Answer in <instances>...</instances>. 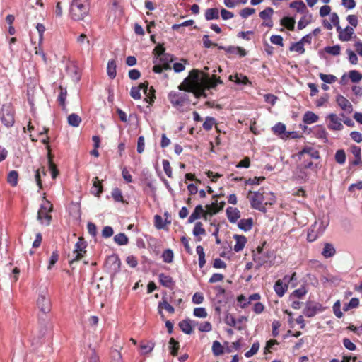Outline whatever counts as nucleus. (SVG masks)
I'll return each mask as SVG.
<instances>
[{
    "label": "nucleus",
    "mask_w": 362,
    "mask_h": 362,
    "mask_svg": "<svg viewBox=\"0 0 362 362\" xmlns=\"http://www.w3.org/2000/svg\"><path fill=\"white\" fill-rule=\"evenodd\" d=\"M222 83L223 81L220 77H216L214 74L210 78L208 74L193 69L178 88L180 90L192 93L197 98L200 97L206 98L207 97L206 90L214 88L218 84Z\"/></svg>",
    "instance_id": "f257e3e1"
},
{
    "label": "nucleus",
    "mask_w": 362,
    "mask_h": 362,
    "mask_svg": "<svg viewBox=\"0 0 362 362\" xmlns=\"http://www.w3.org/2000/svg\"><path fill=\"white\" fill-rule=\"evenodd\" d=\"M37 306L44 317L39 316V322L42 327L38 331V333H34L33 335L31 344L34 346H37L42 344L44 337L50 328V318L47 314L51 311L52 303L46 288L41 291L39 293L37 299Z\"/></svg>",
    "instance_id": "f03ea898"
},
{
    "label": "nucleus",
    "mask_w": 362,
    "mask_h": 362,
    "mask_svg": "<svg viewBox=\"0 0 362 362\" xmlns=\"http://www.w3.org/2000/svg\"><path fill=\"white\" fill-rule=\"evenodd\" d=\"M329 223V218L327 215H323L322 218L316 221L308 229L307 240L313 242L321 236Z\"/></svg>",
    "instance_id": "7ed1b4c3"
},
{
    "label": "nucleus",
    "mask_w": 362,
    "mask_h": 362,
    "mask_svg": "<svg viewBox=\"0 0 362 362\" xmlns=\"http://www.w3.org/2000/svg\"><path fill=\"white\" fill-rule=\"evenodd\" d=\"M88 13L87 0H73L70 8V14L74 21H81Z\"/></svg>",
    "instance_id": "20e7f679"
},
{
    "label": "nucleus",
    "mask_w": 362,
    "mask_h": 362,
    "mask_svg": "<svg viewBox=\"0 0 362 362\" xmlns=\"http://www.w3.org/2000/svg\"><path fill=\"white\" fill-rule=\"evenodd\" d=\"M216 205H205L206 209H203L202 205H197L193 213L190 215L188 219L189 223H193L197 219L204 218L207 220L209 217L212 216L217 212V210L213 209V206Z\"/></svg>",
    "instance_id": "39448f33"
},
{
    "label": "nucleus",
    "mask_w": 362,
    "mask_h": 362,
    "mask_svg": "<svg viewBox=\"0 0 362 362\" xmlns=\"http://www.w3.org/2000/svg\"><path fill=\"white\" fill-rule=\"evenodd\" d=\"M173 61V57L169 54H166L160 57H156L153 60L154 64L153 71L156 74H160L164 70H170L171 66L170 64Z\"/></svg>",
    "instance_id": "423d86ee"
},
{
    "label": "nucleus",
    "mask_w": 362,
    "mask_h": 362,
    "mask_svg": "<svg viewBox=\"0 0 362 362\" xmlns=\"http://www.w3.org/2000/svg\"><path fill=\"white\" fill-rule=\"evenodd\" d=\"M86 243L83 238L80 237L78 242L75 244V249L69 255V263L72 264L74 262L80 260L86 252Z\"/></svg>",
    "instance_id": "0eeeda50"
},
{
    "label": "nucleus",
    "mask_w": 362,
    "mask_h": 362,
    "mask_svg": "<svg viewBox=\"0 0 362 362\" xmlns=\"http://www.w3.org/2000/svg\"><path fill=\"white\" fill-rule=\"evenodd\" d=\"M121 262L116 255L109 256L105 261V267L108 272L115 274L120 271Z\"/></svg>",
    "instance_id": "6e6552de"
},
{
    "label": "nucleus",
    "mask_w": 362,
    "mask_h": 362,
    "mask_svg": "<svg viewBox=\"0 0 362 362\" xmlns=\"http://www.w3.org/2000/svg\"><path fill=\"white\" fill-rule=\"evenodd\" d=\"M52 211V205H41L37 213V218L42 224L49 225L52 220L50 212Z\"/></svg>",
    "instance_id": "1a4fd4ad"
},
{
    "label": "nucleus",
    "mask_w": 362,
    "mask_h": 362,
    "mask_svg": "<svg viewBox=\"0 0 362 362\" xmlns=\"http://www.w3.org/2000/svg\"><path fill=\"white\" fill-rule=\"evenodd\" d=\"M14 115L10 106L4 105L2 107L1 122L6 127H11L14 124Z\"/></svg>",
    "instance_id": "9d476101"
},
{
    "label": "nucleus",
    "mask_w": 362,
    "mask_h": 362,
    "mask_svg": "<svg viewBox=\"0 0 362 362\" xmlns=\"http://www.w3.org/2000/svg\"><path fill=\"white\" fill-rule=\"evenodd\" d=\"M323 308L321 304L318 303L309 302L303 309V314L308 317H314L318 312L322 311Z\"/></svg>",
    "instance_id": "9b49d317"
},
{
    "label": "nucleus",
    "mask_w": 362,
    "mask_h": 362,
    "mask_svg": "<svg viewBox=\"0 0 362 362\" xmlns=\"http://www.w3.org/2000/svg\"><path fill=\"white\" fill-rule=\"evenodd\" d=\"M274 13V10L271 7H267L259 13V17L264 20L262 25L272 28L273 26V22L271 19L272 16Z\"/></svg>",
    "instance_id": "f8f14e48"
},
{
    "label": "nucleus",
    "mask_w": 362,
    "mask_h": 362,
    "mask_svg": "<svg viewBox=\"0 0 362 362\" xmlns=\"http://www.w3.org/2000/svg\"><path fill=\"white\" fill-rule=\"evenodd\" d=\"M329 119V123L327 125L328 128L332 130H341L343 124L341 122V119L334 113H331L327 116Z\"/></svg>",
    "instance_id": "ddd939ff"
},
{
    "label": "nucleus",
    "mask_w": 362,
    "mask_h": 362,
    "mask_svg": "<svg viewBox=\"0 0 362 362\" xmlns=\"http://www.w3.org/2000/svg\"><path fill=\"white\" fill-rule=\"evenodd\" d=\"M337 30L339 33V39L343 42L350 41L354 34V30L351 26H346L344 29L340 26V30Z\"/></svg>",
    "instance_id": "4468645a"
},
{
    "label": "nucleus",
    "mask_w": 362,
    "mask_h": 362,
    "mask_svg": "<svg viewBox=\"0 0 362 362\" xmlns=\"http://www.w3.org/2000/svg\"><path fill=\"white\" fill-rule=\"evenodd\" d=\"M336 102L343 111L347 113H351L353 111L351 103L343 95H338L336 98Z\"/></svg>",
    "instance_id": "2eb2a0df"
},
{
    "label": "nucleus",
    "mask_w": 362,
    "mask_h": 362,
    "mask_svg": "<svg viewBox=\"0 0 362 362\" xmlns=\"http://www.w3.org/2000/svg\"><path fill=\"white\" fill-rule=\"evenodd\" d=\"M148 82L145 81L144 83H141L138 86H134L131 88L130 95L135 100H139L141 98V90L143 92H146L148 90Z\"/></svg>",
    "instance_id": "dca6fc26"
},
{
    "label": "nucleus",
    "mask_w": 362,
    "mask_h": 362,
    "mask_svg": "<svg viewBox=\"0 0 362 362\" xmlns=\"http://www.w3.org/2000/svg\"><path fill=\"white\" fill-rule=\"evenodd\" d=\"M158 308L159 310V314L163 317L162 309L165 308L168 313H173L175 312L174 308L168 303V298L164 295L162 297V301L158 303Z\"/></svg>",
    "instance_id": "f3484780"
},
{
    "label": "nucleus",
    "mask_w": 362,
    "mask_h": 362,
    "mask_svg": "<svg viewBox=\"0 0 362 362\" xmlns=\"http://www.w3.org/2000/svg\"><path fill=\"white\" fill-rule=\"evenodd\" d=\"M229 80L231 81H234L235 83L238 85H251V82L249 81L248 78L243 75L242 74H235V75H230L229 76Z\"/></svg>",
    "instance_id": "a211bd4d"
},
{
    "label": "nucleus",
    "mask_w": 362,
    "mask_h": 362,
    "mask_svg": "<svg viewBox=\"0 0 362 362\" xmlns=\"http://www.w3.org/2000/svg\"><path fill=\"white\" fill-rule=\"evenodd\" d=\"M233 238L236 241L233 247L234 251L238 252L243 250L247 243V238L244 235H234Z\"/></svg>",
    "instance_id": "6ab92c4d"
},
{
    "label": "nucleus",
    "mask_w": 362,
    "mask_h": 362,
    "mask_svg": "<svg viewBox=\"0 0 362 362\" xmlns=\"http://www.w3.org/2000/svg\"><path fill=\"white\" fill-rule=\"evenodd\" d=\"M226 214L228 220L231 223H235L238 221V219L240 217V213L239 210L235 207H228L226 210Z\"/></svg>",
    "instance_id": "aec40b11"
},
{
    "label": "nucleus",
    "mask_w": 362,
    "mask_h": 362,
    "mask_svg": "<svg viewBox=\"0 0 362 362\" xmlns=\"http://www.w3.org/2000/svg\"><path fill=\"white\" fill-rule=\"evenodd\" d=\"M274 289L278 296L282 297L288 289V285L283 284V281L279 279L275 282Z\"/></svg>",
    "instance_id": "412c9836"
},
{
    "label": "nucleus",
    "mask_w": 362,
    "mask_h": 362,
    "mask_svg": "<svg viewBox=\"0 0 362 362\" xmlns=\"http://www.w3.org/2000/svg\"><path fill=\"white\" fill-rule=\"evenodd\" d=\"M168 99L174 106H181L184 103V98L177 93L171 92L168 95Z\"/></svg>",
    "instance_id": "4be33fe9"
},
{
    "label": "nucleus",
    "mask_w": 362,
    "mask_h": 362,
    "mask_svg": "<svg viewBox=\"0 0 362 362\" xmlns=\"http://www.w3.org/2000/svg\"><path fill=\"white\" fill-rule=\"evenodd\" d=\"M336 253V250L332 244L326 243L324 245L323 250L322 251V255L325 258H329L333 257Z\"/></svg>",
    "instance_id": "5701e85b"
},
{
    "label": "nucleus",
    "mask_w": 362,
    "mask_h": 362,
    "mask_svg": "<svg viewBox=\"0 0 362 362\" xmlns=\"http://www.w3.org/2000/svg\"><path fill=\"white\" fill-rule=\"evenodd\" d=\"M179 327L185 334H190L193 332L192 321L189 319L180 321L179 322Z\"/></svg>",
    "instance_id": "b1692460"
},
{
    "label": "nucleus",
    "mask_w": 362,
    "mask_h": 362,
    "mask_svg": "<svg viewBox=\"0 0 362 362\" xmlns=\"http://www.w3.org/2000/svg\"><path fill=\"white\" fill-rule=\"evenodd\" d=\"M247 198L251 204H262L264 201V196L258 192H250Z\"/></svg>",
    "instance_id": "393cba45"
},
{
    "label": "nucleus",
    "mask_w": 362,
    "mask_h": 362,
    "mask_svg": "<svg viewBox=\"0 0 362 362\" xmlns=\"http://www.w3.org/2000/svg\"><path fill=\"white\" fill-rule=\"evenodd\" d=\"M160 283L165 287L172 288L173 286V280L172 277L168 275H165L163 273H161L158 276Z\"/></svg>",
    "instance_id": "a878e982"
},
{
    "label": "nucleus",
    "mask_w": 362,
    "mask_h": 362,
    "mask_svg": "<svg viewBox=\"0 0 362 362\" xmlns=\"http://www.w3.org/2000/svg\"><path fill=\"white\" fill-rule=\"evenodd\" d=\"M272 130L275 134H277L278 135H281L282 138L284 137L282 136L283 134L285 135L286 137H288L289 134H291L290 132L286 133V126H285V124H284L283 123H281V122H279L276 124H275L272 127Z\"/></svg>",
    "instance_id": "bb28decb"
},
{
    "label": "nucleus",
    "mask_w": 362,
    "mask_h": 362,
    "mask_svg": "<svg viewBox=\"0 0 362 362\" xmlns=\"http://www.w3.org/2000/svg\"><path fill=\"white\" fill-rule=\"evenodd\" d=\"M102 191L103 186L100 181L99 180L98 177H94L93 180V187L91 189V192L93 194L98 196L102 192Z\"/></svg>",
    "instance_id": "cd10ccee"
},
{
    "label": "nucleus",
    "mask_w": 362,
    "mask_h": 362,
    "mask_svg": "<svg viewBox=\"0 0 362 362\" xmlns=\"http://www.w3.org/2000/svg\"><path fill=\"white\" fill-rule=\"evenodd\" d=\"M18 181V173L16 170H11L8 173L7 176V182L11 187H16Z\"/></svg>",
    "instance_id": "c85d7f7f"
},
{
    "label": "nucleus",
    "mask_w": 362,
    "mask_h": 362,
    "mask_svg": "<svg viewBox=\"0 0 362 362\" xmlns=\"http://www.w3.org/2000/svg\"><path fill=\"white\" fill-rule=\"evenodd\" d=\"M253 225V220L251 218L247 219H241L238 223V227L245 231L250 230Z\"/></svg>",
    "instance_id": "c756f323"
},
{
    "label": "nucleus",
    "mask_w": 362,
    "mask_h": 362,
    "mask_svg": "<svg viewBox=\"0 0 362 362\" xmlns=\"http://www.w3.org/2000/svg\"><path fill=\"white\" fill-rule=\"evenodd\" d=\"M116 62L115 60H110L107 63V72L110 78H115L117 74Z\"/></svg>",
    "instance_id": "7c9ffc66"
},
{
    "label": "nucleus",
    "mask_w": 362,
    "mask_h": 362,
    "mask_svg": "<svg viewBox=\"0 0 362 362\" xmlns=\"http://www.w3.org/2000/svg\"><path fill=\"white\" fill-rule=\"evenodd\" d=\"M253 261L256 263V269H259L262 265H264L267 261V257L264 256L262 254H253Z\"/></svg>",
    "instance_id": "2f4dec72"
},
{
    "label": "nucleus",
    "mask_w": 362,
    "mask_h": 362,
    "mask_svg": "<svg viewBox=\"0 0 362 362\" xmlns=\"http://www.w3.org/2000/svg\"><path fill=\"white\" fill-rule=\"evenodd\" d=\"M205 18L207 21H211L213 19H218L219 18V11L218 8H208L205 11Z\"/></svg>",
    "instance_id": "473e14b6"
},
{
    "label": "nucleus",
    "mask_w": 362,
    "mask_h": 362,
    "mask_svg": "<svg viewBox=\"0 0 362 362\" xmlns=\"http://www.w3.org/2000/svg\"><path fill=\"white\" fill-rule=\"evenodd\" d=\"M318 116L313 112H307L303 116V122L305 124H313L318 120Z\"/></svg>",
    "instance_id": "72a5a7b5"
},
{
    "label": "nucleus",
    "mask_w": 362,
    "mask_h": 362,
    "mask_svg": "<svg viewBox=\"0 0 362 362\" xmlns=\"http://www.w3.org/2000/svg\"><path fill=\"white\" fill-rule=\"evenodd\" d=\"M290 7L299 13H305L307 11L306 6L302 1H293L291 3Z\"/></svg>",
    "instance_id": "f704fd0d"
},
{
    "label": "nucleus",
    "mask_w": 362,
    "mask_h": 362,
    "mask_svg": "<svg viewBox=\"0 0 362 362\" xmlns=\"http://www.w3.org/2000/svg\"><path fill=\"white\" fill-rule=\"evenodd\" d=\"M197 253L199 256V266L202 268L206 264L205 253L204 248L201 245H198L196 248Z\"/></svg>",
    "instance_id": "c9c22d12"
},
{
    "label": "nucleus",
    "mask_w": 362,
    "mask_h": 362,
    "mask_svg": "<svg viewBox=\"0 0 362 362\" xmlns=\"http://www.w3.org/2000/svg\"><path fill=\"white\" fill-rule=\"evenodd\" d=\"M67 120L69 125L75 127H78L80 123L81 122V117L75 113L71 114L68 117Z\"/></svg>",
    "instance_id": "e433bc0d"
},
{
    "label": "nucleus",
    "mask_w": 362,
    "mask_h": 362,
    "mask_svg": "<svg viewBox=\"0 0 362 362\" xmlns=\"http://www.w3.org/2000/svg\"><path fill=\"white\" fill-rule=\"evenodd\" d=\"M180 348L179 342L177 341L174 338H170L169 341V349H170V354L175 356L177 355V352Z\"/></svg>",
    "instance_id": "4c0bfd02"
},
{
    "label": "nucleus",
    "mask_w": 362,
    "mask_h": 362,
    "mask_svg": "<svg viewBox=\"0 0 362 362\" xmlns=\"http://www.w3.org/2000/svg\"><path fill=\"white\" fill-rule=\"evenodd\" d=\"M114 240L119 245H125L128 243L129 239L124 233H119L115 235Z\"/></svg>",
    "instance_id": "58836bf2"
},
{
    "label": "nucleus",
    "mask_w": 362,
    "mask_h": 362,
    "mask_svg": "<svg viewBox=\"0 0 362 362\" xmlns=\"http://www.w3.org/2000/svg\"><path fill=\"white\" fill-rule=\"evenodd\" d=\"M334 158L337 163L343 165L345 163L346 158L345 151L343 149L337 150Z\"/></svg>",
    "instance_id": "ea45409f"
},
{
    "label": "nucleus",
    "mask_w": 362,
    "mask_h": 362,
    "mask_svg": "<svg viewBox=\"0 0 362 362\" xmlns=\"http://www.w3.org/2000/svg\"><path fill=\"white\" fill-rule=\"evenodd\" d=\"M144 93L146 95L145 100L149 103L150 105H152V103L154 102L155 99V90L153 87L148 88L146 92H144Z\"/></svg>",
    "instance_id": "a19ab883"
},
{
    "label": "nucleus",
    "mask_w": 362,
    "mask_h": 362,
    "mask_svg": "<svg viewBox=\"0 0 362 362\" xmlns=\"http://www.w3.org/2000/svg\"><path fill=\"white\" fill-rule=\"evenodd\" d=\"M341 47L339 45L327 46L325 47V51L327 54L333 56H337L340 54Z\"/></svg>",
    "instance_id": "79ce46f5"
},
{
    "label": "nucleus",
    "mask_w": 362,
    "mask_h": 362,
    "mask_svg": "<svg viewBox=\"0 0 362 362\" xmlns=\"http://www.w3.org/2000/svg\"><path fill=\"white\" fill-rule=\"evenodd\" d=\"M48 158H49V168L52 172V177L53 179H55L59 174V171L57 168L56 165L52 162L51 158V153L48 152Z\"/></svg>",
    "instance_id": "37998d69"
},
{
    "label": "nucleus",
    "mask_w": 362,
    "mask_h": 362,
    "mask_svg": "<svg viewBox=\"0 0 362 362\" xmlns=\"http://www.w3.org/2000/svg\"><path fill=\"white\" fill-rule=\"evenodd\" d=\"M281 23L288 29L293 30L295 21L291 18L284 17L281 20Z\"/></svg>",
    "instance_id": "c03bdc74"
},
{
    "label": "nucleus",
    "mask_w": 362,
    "mask_h": 362,
    "mask_svg": "<svg viewBox=\"0 0 362 362\" xmlns=\"http://www.w3.org/2000/svg\"><path fill=\"white\" fill-rule=\"evenodd\" d=\"M319 77L320 78V79L323 82L327 83H333L337 79V77L335 76H334V75L325 74H322V73H320L319 74Z\"/></svg>",
    "instance_id": "a18cd8bd"
},
{
    "label": "nucleus",
    "mask_w": 362,
    "mask_h": 362,
    "mask_svg": "<svg viewBox=\"0 0 362 362\" xmlns=\"http://www.w3.org/2000/svg\"><path fill=\"white\" fill-rule=\"evenodd\" d=\"M212 351L215 356H219L223 353V348L219 341H214L213 342Z\"/></svg>",
    "instance_id": "49530a36"
},
{
    "label": "nucleus",
    "mask_w": 362,
    "mask_h": 362,
    "mask_svg": "<svg viewBox=\"0 0 362 362\" xmlns=\"http://www.w3.org/2000/svg\"><path fill=\"white\" fill-rule=\"evenodd\" d=\"M349 76L353 83H358L362 79V74L356 70L350 71Z\"/></svg>",
    "instance_id": "de8ad7c7"
},
{
    "label": "nucleus",
    "mask_w": 362,
    "mask_h": 362,
    "mask_svg": "<svg viewBox=\"0 0 362 362\" xmlns=\"http://www.w3.org/2000/svg\"><path fill=\"white\" fill-rule=\"evenodd\" d=\"M173 257H174L173 252L170 249H167V250H164V252H163V255H162L163 262H165L166 263H171L173 260Z\"/></svg>",
    "instance_id": "09e8293b"
},
{
    "label": "nucleus",
    "mask_w": 362,
    "mask_h": 362,
    "mask_svg": "<svg viewBox=\"0 0 362 362\" xmlns=\"http://www.w3.org/2000/svg\"><path fill=\"white\" fill-rule=\"evenodd\" d=\"M206 233L205 229L202 227L201 222H197L193 229V235L194 236L203 235Z\"/></svg>",
    "instance_id": "8fccbe9b"
},
{
    "label": "nucleus",
    "mask_w": 362,
    "mask_h": 362,
    "mask_svg": "<svg viewBox=\"0 0 362 362\" xmlns=\"http://www.w3.org/2000/svg\"><path fill=\"white\" fill-rule=\"evenodd\" d=\"M60 89V94L59 95V101L60 105L62 107L63 109H65V100L67 95V91L66 88H63L62 86H59Z\"/></svg>",
    "instance_id": "3c124183"
},
{
    "label": "nucleus",
    "mask_w": 362,
    "mask_h": 362,
    "mask_svg": "<svg viewBox=\"0 0 362 362\" xmlns=\"http://www.w3.org/2000/svg\"><path fill=\"white\" fill-rule=\"evenodd\" d=\"M112 197L115 202H123V197L122 194V192L118 188H115L112 191Z\"/></svg>",
    "instance_id": "603ef678"
},
{
    "label": "nucleus",
    "mask_w": 362,
    "mask_h": 362,
    "mask_svg": "<svg viewBox=\"0 0 362 362\" xmlns=\"http://www.w3.org/2000/svg\"><path fill=\"white\" fill-rule=\"evenodd\" d=\"M215 124L216 121L214 118L207 117L203 124V128L206 131L211 130Z\"/></svg>",
    "instance_id": "864d4df0"
},
{
    "label": "nucleus",
    "mask_w": 362,
    "mask_h": 362,
    "mask_svg": "<svg viewBox=\"0 0 362 362\" xmlns=\"http://www.w3.org/2000/svg\"><path fill=\"white\" fill-rule=\"evenodd\" d=\"M290 50L297 52L300 54H303L305 52V49L303 45V42L299 41L298 42L293 43L291 46Z\"/></svg>",
    "instance_id": "5fc2aeb1"
},
{
    "label": "nucleus",
    "mask_w": 362,
    "mask_h": 362,
    "mask_svg": "<svg viewBox=\"0 0 362 362\" xmlns=\"http://www.w3.org/2000/svg\"><path fill=\"white\" fill-rule=\"evenodd\" d=\"M259 349V344L258 342H255L252 344V346L250 348V349L249 351H247L245 354V357L250 358V357L252 356L253 355L257 354V352L258 351Z\"/></svg>",
    "instance_id": "6e6d98bb"
},
{
    "label": "nucleus",
    "mask_w": 362,
    "mask_h": 362,
    "mask_svg": "<svg viewBox=\"0 0 362 362\" xmlns=\"http://www.w3.org/2000/svg\"><path fill=\"white\" fill-rule=\"evenodd\" d=\"M6 269L8 271V274H11V272H12L13 274L14 281H17L18 275L21 272L20 269H18L17 267H15L13 269L11 263H8V264H6Z\"/></svg>",
    "instance_id": "4d7b16f0"
},
{
    "label": "nucleus",
    "mask_w": 362,
    "mask_h": 362,
    "mask_svg": "<svg viewBox=\"0 0 362 362\" xmlns=\"http://www.w3.org/2000/svg\"><path fill=\"white\" fill-rule=\"evenodd\" d=\"M307 293V290L304 286L300 287L298 289H296L293 291L291 296L295 297L297 298H301L303 296H304Z\"/></svg>",
    "instance_id": "13d9d810"
},
{
    "label": "nucleus",
    "mask_w": 362,
    "mask_h": 362,
    "mask_svg": "<svg viewBox=\"0 0 362 362\" xmlns=\"http://www.w3.org/2000/svg\"><path fill=\"white\" fill-rule=\"evenodd\" d=\"M140 347L144 354H147L151 352L153 349L154 343L148 341L145 344H141Z\"/></svg>",
    "instance_id": "bf43d9fd"
},
{
    "label": "nucleus",
    "mask_w": 362,
    "mask_h": 362,
    "mask_svg": "<svg viewBox=\"0 0 362 362\" xmlns=\"http://www.w3.org/2000/svg\"><path fill=\"white\" fill-rule=\"evenodd\" d=\"M155 219V226L157 229L164 228L165 226L167 224L165 221H163L162 217L160 215H156L154 216Z\"/></svg>",
    "instance_id": "052dcab7"
},
{
    "label": "nucleus",
    "mask_w": 362,
    "mask_h": 362,
    "mask_svg": "<svg viewBox=\"0 0 362 362\" xmlns=\"http://www.w3.org/2000/svg\"><path fill=\"white\" fill-rule=\"evenodd\" d=\"M194 315L197 317L204 318L207 316V313L204 308H196L194 309Z\"/></svg>",
    "instance_id": "680f3d73"
},
{
    "label": "nucleus",
    "mask_w": 362,
    "mask_h": 362,
    "mask_svg": "<svg viewBox=\"0 0 362 362\" xmlns=\"http://www.w3.org/2000/svg\"><path fill=\"white\" fill-rule=\"evenodd\" d=\"M255 9L252 8H245L242 9L240 12V15L242 18H246L248 16L255 13Z\"/></svg>",
    "instance_id": "e2e57ef3"
},
{
    "label": "nucleus",
    "mask_w": 362,
    "mask_h": 362,
    "mask_svg": "<svg viewBox=\"0 0 362 362\" xmlns=\"http://www.w3.org/2000/svg\"><path fill=\"white\" fill-rule=\"evenodd\" d=\"M225 322L231 327H236V325H237V321H236L235 318L230 313H228L226 315Z\"/></svg>",
    "instance_id": "0e129e2a"
},
{
    "label": "nucleus",
    "mask_w": 362,
    "mask_h": 362,
    "mask_svg": "<svg viewBox=\"0 0 362 362\" xmlns=\"http://www.w3.org/2000/svg\"><path fill=\"white\" fill-rule=\"evenodd\" d=\"M346 53L350 63L352 64H356L358 63V57L355 52L351 49H347Z\"/></svg>",
    "instance_id": "69168bd1"
},
{
    "label": "nucleus",
    "mask_w": 362,
    "mask_h": 362,
    "mask_svg": "<svg viewBox=\"0 0 362 362\" xmlns=\"http://www.w3.org/2000/svg\"><path fill=\"white\" fill-rule=\"evenodd\" d=\"M333 311L337 317L341 318L343 317V313L340 309V302L337 300L333 305Z\"/></svg>",
    "instance_id": "338daca9"
},
{
    "label": "nucleus",
    "mask_w": 362,
    "mask_h": 362,
    "mask_svg": "<svg viewBox=\"0 0 362 362\" xmlns=\"http://www.w3.org/2000/svg\"><path fill=\"white\" fill-rule=\"evenodd\" d=\"M343 344L346 349L350 351H354L356 349V346L348 338L343 339Z\"/></svg>",
    "instance_id": "774afa93"
}]
</instances>
